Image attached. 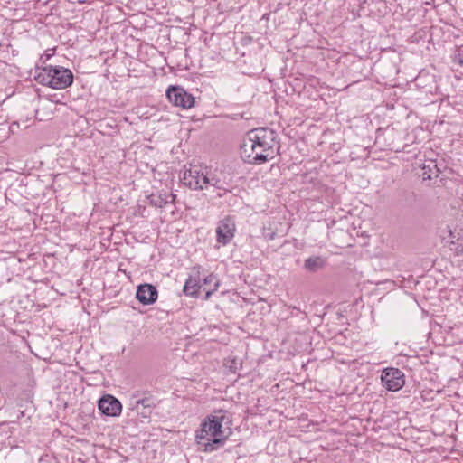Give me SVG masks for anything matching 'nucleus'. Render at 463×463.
Instances as JSON below:
<instances>
[{
	"mask_svg": "<svg viewBox=\"0 0 463 463\" xmlns=\"http://www.w3.org/2000/svg\"><path fill=\"white\" fill-rule=\"evenodd\" d=\"M280 146L278 134L269 128L248 132L241 146V157L249 164L261 165L273 159Z\"/></svg>",
	"mask_w": 463,
	"mask_h": 463,
	"instance_id": "nucleus-1",
	"label": "nucleus"
},
{
	"mask_svg": "<svg viewBox=\"0 0 463 463\" xmlns=\"http://www.w3.org/2000/svg\"><path fill=\"white\" fill-rule=\"evenodd\" d=\"M231 424L232 417L225 411H219L205 417L195 431V441L199 450L212 453L222 448L231 434V431L226 432L223 426L230 430Z\"/></svg>",
	"mask_w": 463,
	"mask_h": 463,
	"instance_id": "nucleus-2",
	"label": "nucleus"
},
{
	"mask_svg": "<svg viewBox=\"0 0 463 463\" xmlns=\"http://www.w3.org/2000/svg\"><path fill=\"white\" fill-rule=\"evenodd\" d=\"M181 180L185 186L192 190H204L213 187L217 190H222L224 193L229 191L225 187V182L207 168L193 167L185 170Z\"/></svg>",
	"mask_w": 463,
	"mask_h": 463,
	"instance_id": "nucleus-3",
	"label": "nucleus"
},
{
	"mask_svg": "<svg viewBox=\"0 0 463 463\" xmlns=\"http://www.w3.org/2000/svg\"><path fill=\"white\" fill-rule=\"evenodd\" d=\"M35 80L54 90H63L73 82V74L71 70L61 66H46L37 69L34 75Z\"/></svg>",
	"mask_w": 463,
	"mask_h": 463,
	"instance_id": "nucleus-4",
	"label": "nucleus"
},
{
	"mask_svg": "<svg viewBox=\"0 0 463 463\" xmlns=\"http://www.w3.org/2000/svg\"><path fill=\"white\" fill-rule=\"evenodd\" d=\"M156 403V399L151 393H145L144 398H140L138 394H130L129 396L130 410L136 411L137 414L144 418L150 416Z\"/></svg>",
	"mask_w": 463,
	"mask_h": 463,
	"instance_id": "nucleus-5",
	"label": "nucleus"
},
{
	"mask_svg": "<svg viewBox=\"0 0 463 463\" xmlns=\"http://www.w3.org/2000/svg\"><path fill=\"white\" fill-rule=\"evenodd\" d=\"M383 385L390 392H397L405 384V375L398 368L388 367L383 370L381 374Z\"/></svg>",
	"mask_w": 463,
	"mask_h": 463,
	"instance_id": "nucleus-6",
	"label": "nucleus"
},
{
	"mask_svg": "<svg viewBox=\"0 0 463 463\" xmlns=\"http://www.w3.org/2000/svg\"><path fill=\"white\" fill-rule=\"evenodd\" d=\"M166 97L173 105L182 109H191L195 104L194 97L178 86H170L166 90Z\"/></svg>",
	"mask_w": 463,
	"mask_h": 463,
	"instance_id": "nucleus-7",
	"label": "nucleus"
},
{
	"mask_svg": "<svg viewBox=\"0 0 463 463\" xmlns=\"http://www.w3.org/2000/svg\"><path fill=\"white\" fill-rule=\"evenodd\" d=\"M235 231V222L232 217L227 216L221 220L216 228L217 241L222 245H227L234 238Z\"/></svg>",
	"mask_w": 463,
	"mask_h": 463,
	"instance_id": "nucleus-8",
	"label": "nucleus"
},
{
	"mask_svg": "<svg viewBox=\"0 0 463 463\" xmlns=\"http://www.w3.org/2000/svg\"><path fill=\"white\" fill-rule=\"evenodd\" d=\"M100 412L109 417L119 416L122 411L121 402L110 394L103 395L98 402Z\"/></svg>",
	"mask_w": 463,
	"mask_h": 463,
	"instance_id": "nucleus-9",
	"label": "nucleus"
},
{
	"mask_svg": "<svg viewBox=\"0 0 463 463\" xmlns=\"http://www.w3.org/2000/svg\"><path fill=\"white\" fill-rule=\"evenodd\" d=\"M136 298L142 305H152L157 300V288L152 284H140L137 288Z\"/></svg>",
	"mask_w": 463,
	"mask_h": 463,
	"instance_id": "nucleus-10",
	"label": "nucleus"
},
{
	"mask_svg": "<svg viewBox=\"0 0 463 463\" xmlns=\"http://www.w3.org/2000/svg\"><path fill=\"white\" fill-rule=\"evenodd\" d=\"M201 280L200 268H194L192 273L184 282L183 288L184 295L196 298L200 288H202Z\"/></svg>",
	"mask_w": 463,
	"mask_h": 463,
	"instance_id": "nucleus-11",
	"label": "nucleus"
},
{
	"mask_svg": "<svg viewBox=\"0 0 463 463\" xmlns=\"http://www.w3.org/2000/svg\"><path fill=\"white\" fill-rule=\"evenodd\" d=\"M326 265V258L322 256H311L305 260L303 269L311 273L323 269Z\"/></svg>",
	"mask_w": 463,
	"mask_h": 463,
	"instance_id": "nucleus-12",
	"label": "nucleus"
},
{
	"mask_svg": "<svg viewBox=\"0 0 463 463\" xmlns=\"http://www.w3.org/2000/svg\"><path fill=\"white\" fill-rule=\"evenodd\" d=\"M175 199V194H165V197L159 196L158 200L154 202V204L158 207H163L165 204L169 203L170 202H174Z\"/></svg>",
	"mask_w": 463,
	"mask_h": 463,
	"instance_id": "nucleus-13",
	"label": "nucleus"
},
{
	"mask_svg": "<svg viewBox=\"0 0 463 463\" xmlns=\"http://www.w3.org/2000/svg\"><path fill=\"white\" fill-rule=\"evenodd\" d=\"M203 284L205 286H208V285L210 286L213 284V290H217V288L219 287V280L217 279L215 275L210 274L203 279Z\"/></svg>",
	"mask_w": 463,
	"mask_h": 463,
	"instance_id": "nucleus-14",
	"label": "nucleus"
},
{
	"mask_svg": "<svg viewBox=\"0 0 463 463\" xmlns=\"http://www.w3.org/2000/svg\"><path fill=\"white\" fill-rule=\"evenodd\" d=\"M454 61L461 66H463V52L457 53L454 56Z\"/></svg>",
	"mask_w": 463,
	"mask_h": 463,
	"instance_id": "nucleus-15",
	"label": "nucleus"
},
{
	"mask_svg": "<svg viewBox=\"0 0 463 463\" xmlns=\"http://www.w3.org/2000/svg\"><path fill=\"white\" fill-rule=\"evenodd\" d=\"M145 393H151V392L149 391L137 390V391L133 392L131 394H138L140 398H144Z\"/></svg>",
	"mask_w": 463,
	"mask_h": 463,
	"instance_id": "nucleus-16",
	"label": "nucleus"
},
{
	"mask_svg": "<svg viewBox=\"0 0 463 463\" xmlns=\"http://www.w3.org/2000/svg\"><path fill=\"white\" fill-rule=\"evenodd\" d=\"M203 290L206 292V294H205L206 299H208L210 298V296L213 294V292L214 291L213 288L212 289L203 288Z\"/></svg>",
	"mask_w": 463,
	"mask_h": 463,
	"instance_id": "nucleus-17",
	"label": "nucleus"
},
{
	"mask_svg": "<svg viewBox=\"0 0 463 463\" xmlns=\"http://www.w3.org/2000/svg\"><path fill=\"white\" fill-rule=\"evenodd\" d=\"M457 253L459 255H463V245H459L458 248H457Z\"/></svg>",
	"mask_w": 463,
	"mask_h": 463,
	"instance_id": "nucleus-18",
	"label": "nucleus"
},
{
	"mask_svg": "<svg viewBox=\"0 0 463 463\" xmlns=\"http://www.w3.org/2000/svg\"><path fill=\"white\" fill-rule=\"evenodd\" d=\"M232 363H233L234 364H233V366H232V365H231V370H232L233 373H235V372H236V370H237L236 363H235V361H234V360L232 361Z\"/></svg>",
	"mask_w": 463,
	"mask_h": 463,
	"instance_id": "nucleus-19",
	"label": "nucleus"
}]
</instances>
